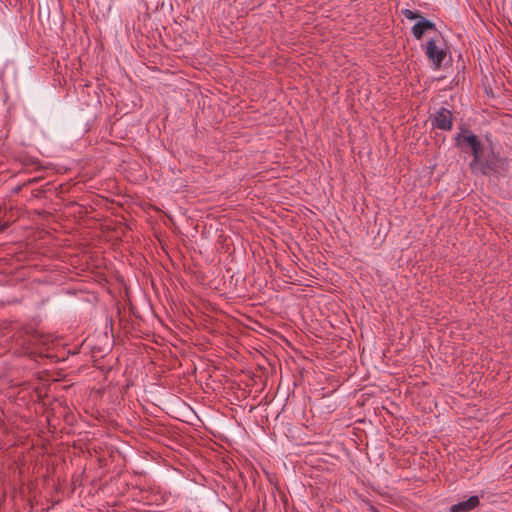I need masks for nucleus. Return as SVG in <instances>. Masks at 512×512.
<instances>
[{
	"instance_id": "nucleus-7",
	"label": "nucleus",
	"mask_w": 512,
	"mask_h": 512,
	"mask_svg": "<svg viewBox=\"0 0 512 512\" xmlns=\"http://www.w3.org/2000/svg\"><path fill=\"white\" fill-rule=\"evenodd\" d=\"M480 505L477 495L470 496L467 500L458 502L449 507V512H470Z\"/></svg>"
},
{
	"instance_id": "nucleus-10",
	"label": "nucleus",
	"mask_w": 512,
	"mask_h": 512,
	"mask_svg": "<svg viewBox=\"0 0 512 512\" xmlns=\"http://www.w3.org/2000/svg\"><path fill=\"white\" fill-rule=\"evenodd\" d=\"M36 181H37V178H33V179L29 180L27 182V184H32V183H35ZM24 185H26V183Z\"/></svg>"
},
{
	"instance_id": "nucleus-6",
	"label": "nucleus",
	"mask_w": 512,
	"mask_h": 512,
	"mask_svg": "<svg viewBox=\"0 0 512 512\" xmlns=\"http://www.w3.org/2000/svg\"><path fill=\"white\" fill-rule=\"evenodd\" d=\"M430 121L433 128L449 131L453 126V115L449 109L441 107L430 117Z\"/></svg>"
},
{
	"instance_id": "nucleus-2",
	"label": "nucleus",
	"mask_w": 512,
	"mask_h": 512,
	"mask_svg": "<svg viewBox=\"0 0 512 512\" xmlns=\"http://www.w3.org/2000/svg\"><path fill=\"white\" fill-rule=\"evenodd\" d=\"M13 338L22 354H32L35 347L44 343L43 335L30 325L17 330Z\"/></svg>"
},
{
	"instance_id": "nucleus-5",
	"label": "nucleus",
	"mask_w": 512,
	"mask_h": 512,
	"mask_svg": "<svg viewBox=\"0 0 512 512\" xmlns=\"http://www.w3.org/2000/svg\"><path fill=\"white\" fill-rule=\"evenodd\" d=\"M422 47L426 57L431 62L434 69H439L447 56L446 51L437 45L436 39L432 38L427 40Z\"/></svg>"
},
{
	"instance_id": "nucleus-3",
	"label": "nucleus",
	"mask_w": 512,
	"mask_h": 512,
	"mask_svg": "<svg viewBox=\"0 0 512 512\" xmlns=\"http://www.w3.org/2000/svg\"><path fill=\"white\" fill-rule=\"evenodd\" d=\"M402 15L409 20H418L411 28L412 35L416 40H421L425 33L437 31L435 23L426 19L419 12L403 9Z\"/></svg>"
},
{
	"instance_id": "nucleus-4",
	"label": "nucleus",
	"mask_w": 512,
	"mask_h": 512,
	"mask_svg": "<svg viewBox=\"0 0 512 512\" xmlns=\"http://www.w3.org/2000/svg\"><path fill=\"white\" fill-rule=\"evenodd\" d=\"M509 162L506 158H502L494 153L482 157L480 155V162H477L475 168H478L482 174L488 175L490 173L507 172Z\"/></svg>"
},
{
	"instance_id": "nucleus-8",
	"label": "nucleus",
	"mask_w": 512,
	"mask_h": 512,
	"mask_svg": "<svg viewBox=\"0 0 512 512\" xmlns=\"http://www.w3.org/2000/svg\"><path fill=\"white\" fill-rule=\"evenodd\" d=\"M7 228V224H2L0 222V233L3 232Z\"/></svg>"
},
{
	"instance_id": "nucleus-1",
	"label": "nucleus",
	"mask_w": 512,
	"mask_h": 512,
	"mask_svg": "<svg viewBox=\"0 0 512 512\" xmlns=\"http://www.w3.org/2000/svg\"><path fill=\"white\" fill-rule=\"evenodd\" d=\"M455 146L464 153H471L473 156L470 162V168L475 169L477 162H480V155H482L483 145L478 136L473 134L469 129H462L455 138Z\"/></svg>"
},
{
	"instance_id": "nucleus-9",
	"label": "nucleus",
	"mask_w": 512,
	"mask_h": 512,
	"mask_svg": "<svg viewBox=\"0 0 512 512\" xmlns=\"http://www.w3.org/2000/svg\"><path fill=\"white\" fill-rule=\"evenodd\" d=\"M370 512H380L375 506H370Z\"/></svg>"
}]
</instances>
